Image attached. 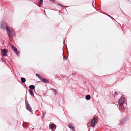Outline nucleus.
Masks as SVG:
<instances>
[{
  "instance_id": "obj_1",
  "label": "nucleus",
  "mask_w": 131,
  "mask_h": 131,
  "mask_svg": "<svg viewBox=\"0 0 131 131\" xmlns=\"http://www.w3.org/2000/svg\"><path fill=\"white\" fill-rule=\"evenodd\" d=\"M7 35L9 38L12 39L15 36V32L14 30L11 28H9L8 26H6V27Z\"/></svg>"
},
{
  "instance_id": "obj_2",
  "label": "nucleus",
  "mask_w": 131,
  "mask_h": 131,
  "mask_svg": "<svg viewBox=\"0 0 131 131\" xmlns=\"http://www.w3.org/2000/svg\"><path fill=\"white\" fill-rule=\"evenodd\" d=\"M25 103L26 105V109L31 112H32V109L31 107L30 106L28 102L27 99H25Z\"/></svg>"
},
{
  "instance_id": "obj_3",
  "label": "nucleus",
  "mask_w": 131,
  "mask_h": 131,
  "mask_svg": "<svg viewBox=\"0 0 131 131\" xmlns=\"http://www.w3.org/2000/svg\"><path fill=\"white\" fill-rule=\"evenodd\" d=\"M25 103L26 105V109L31 112H32V109L31 107L30 106L28 102L27 99H25Z\"/></svg>"
},
{
  "instance_id": "obj_4",
  "label": "nucleus",
  "mask_w": 131,
  "mask_h": 131,
  "mask_svg": "<svg viewBox=\"0 0 131 131\" xmlns=\"http://www.w3.org/2000/svg\"><path fill=\"white\" fill-rule=\"evenodd\" d=\"M125 101V99L123 97H122L120 98L118 102V104L119 106H122L124 103V102Z\"/></svg>"
},
{
  "instance_id": "obj_5",
  "label": "nucleus",
  "mask_w": 131,
  "mask_h": 131,
  "mask_svg": "<svg viewBox=\"0 0 131 131\" xmlns=\"http://www.w3.org/2000/svg\"><path fill=\"white\" fill-rule=\"evenodd\" d=\"M1 51L2 52V54L3 56H6L7 53V50L6 49H2Z\"/></svg>"
},
{
  "instance_id": "obj_6",
  "label": "nucleus",
  "mask_w": 131,
  "mask_h": 131,
  "mask_svg": "<svg viewBox=\"0 0 131 131\" xmlns=\"http://www.w3.org/2000/svg\"><path fill=\"white\" fill-rule=\"evenodd\" d=\"M49 129L51 130L56 129V126L54 123H52L49 125Z\"/></svg>"
},
{
  "instance_id": "obj_7",
  "label": "nucleus",
  "mask_w": 131,
  "mask_h": 131,
  "mask_svg": "<svg viewBox=\"0 0 131 131\" xmlns=\"http://www.w3.org/2000/svg\"><path fill=\"white\" fill-rule=\"evenodd\" d=\"M12 48L16 54L18 56H19V54L17 48L14 46H12Z\"/></svg>"
},
{
  "instance_id": "obj_8",
  "label": "nucleus",
  "mask_w": 131,
  "mask_h": 131,
  "mask_svg": "<svg viewBox=\"0 0 131 131\" xmlns=\"http://www.w3.org/2000/svg\"><path fill=\"white\" fill-rule=\"evenodd\" d=\"M6 26L5 24L3 21H2L1 23V28L3 29H6Z\"/></svg>"
},
{
  "instance_id": "obj_9",
  "label": "nucleus",
  "mask_w": 131,
  "mask_h": 131,
  "mask_svg": "<svg viewBox=\"0 0 131 131\" xmlns=\"http://www.w3.org/2000/svg\"><path fill=\"white\" fill-rule=\"evenodd\" d=\"M40 80L44 83H46L49 82V81L46 78H42Z\"/></svg>"
},
{
  "instance_id": "obj_10",
  "label": "nucleus",
  "mask_w": 131,
  "mask_h": 131,
  "mask_svg": "<svg viewBox=\"0 0 131 131\" xmlns=\"http://www.w3.org/2000/svg\"><path fill=\"white\" fill-rule=\"evenodd\" d=\"M128 120V118L127 117L123 119L121 121L120 123H126L127 121Z\"/></svg>"
},
{
  "instance_id": "obj_11",
  "label": "nucleus",
  "mask_w": 131,
  "mask_h": 131,
  "mask_svg": "<svg viewBox=\"0 0 131 131\" xmlns=\"http://www.w3.org/2000/svg\"><path fill=\"white\" fill-rule=\"evenodd\" d=\"M29 89L28 90H33L35 89V86L33 85H30L29 86Z\"/></svg>"
},
{
  "instance_id": "obj_12",
  "label": "nucleus",
  "mask_w": 131,
  "mask_h": 131,
  "mask_svg": "<svg viewBox=\"0 0 131 131\" xmlns=\"http://www.w3.org/2000/svg\"><path fill=\"white\" fill-rule=\"evenodd\" d=\"M68 127L69 128H70L72 130L74 129V125L73 124H72L71 123L70 124L68 125Z\"/></svg>"
},
{
  "instance_id": "obj_13",
  "label": "nucleus",
  "mask_w": 131,
  "mask_h": 131,
  "mask_svg": "<svg viewBox=\"0 0 131 131\" xmlns=\"http://www.w3.org/2000/svg\"><path fill=\"white\" fill-rule=\"evenodd\" d=\"M97 119L96 118V117H95L93 119V120H92L90 123H96L97 122Z\"/></svg>"
},
{
  "instance_id": "obj_14",
  "label": "nucleus",
  "mask_w": 131,
  "mask_h": 131,
  "mask_svg": "<svg viewBox=\"0 0 131 131\" xmlns=\"http://www.w3.org/2000/svg\"><path fill=\"white\" fill-rule=\"evenodd\" d=\"M30 94L32 96H34V91L32 90H28Z\"/></svg>"
},
{
  "instance_id": "obj_15",
  "label": "nucleus",
  "mask_w": 131,
  "mask_h": 131,
  "mask_svg": "<svg viewBox=\"0 0 131 131\" xmlns=\"http://www.w3.org/2000/svg\"><path fill=\"white\" fill-rule=\"evenodd\" d=\"M85 99L87 100H89L91 99V96L89 95H87L85 96Z\"/></svg>"
},
{
  "instance_id": "obj_16",
  "label": "nucleus",
  "mask_w": 131,
  "mask_h": 131,
  "mask_svg": "<svg viewBox=\"0 0 131 131\" xmlns=\"http://www.w3.org/2000/svg\"><path fill=\"white\" fill-rule=\"evenodd\" d=\"M21 82L23 83H25L26 81V79L25 78L22 77L21 78Z\"/></svg>"
},
{
  "instance_id": "obj_17",
  "label": "nucleus",
  "mask_w": 131,
  "mask_h": 131,
  "mask_svg": "<svg viewBox=\"0 0 131 131\" xmlns=\"http://www.w3.org/2000/svg\"><path fill=\"white\" fill-rule=\"evenodd\" d=\"M88 124L87 125L88 126H90L91 127H94L95 126V123H88Z\"/></svg>"
},
{
  "instance_id": "obj_18",
  "label": "nucleus",
  "mask_w": 131,
  "mask_h": 131,
  "mask_svg": "<svg viewBox=\"0 0 131 131\" xmlns=\"http://www.w3.org/2000/svg\"><path fill=\"white\" fill-rule=\"evenodd\" d=\"M36 75L39 79H40V80H41L42 78L41 77V75L38 73H36Z\"/></svg>"
},
{
  "instance_id": "obj_19",
  "label": "nucleus",
  "mask_w": 131,
  "mask_h": 131,
  "mask_svg": "<svg viewBox=\"0 0 131 131\" xmlns=\"http://www.w3.org/2000/svg\"><path fill=\"white\" fill-rule=\"evenodd\" d=\"M42 118H43L45 116L46 114V113L44 111H42Z\"/></svg>"
},
{
  "instance_id": "obj_20",
  "label": "nucleus",
  "mask_w": 131,
  "mask_h": 131,
  "mask_svg": "<svg viewBox=\"0 0 131 131\" xmlns=\"http://www.w3.org/2000/svg\"><path fill=\"white\" fill-rule=\"evenodd\" d=\"M40 5H42L43 4V0H40Z\"/></svg>"
},
{
  "instance_id": "obj_21",
  "label": "nucleus",
  "mask_w": 131,
  "mask_h": 131,
  "mask_svg": "<svg viewBox=\"0 0 131 131\" xmlns=\"http://www.w3.org/2000/svg\"><path fill=\"white\" fill-rule=\"evenodd\" d=\"M49 1H50L52 3H57L56 2H55V0H49Z\"/></svg>"
},
{
  "instance_id": "obj_22",
  "label": "nucleus",
  "mask_w": 131,
  "mask_h": 131,
  "mask_svg": "<svg viewBox=\"0 0 131 131\" xmlns=\"http://www.w3.org/2000/svg\"><path fill=\"white\" fill-rule=\"evenodd\" d=\"M51 90H52L54 92H56V90L55 89L53 88H51Z\"/></svg>"
},
{
  "instance_id": "obj_23",
  "label": "nucleus",
  "mask_w": 131,
  "mask_h": 131,
  "mask_svg": "<svg viewBox=\"0 0 131 131\" xmlns=\"http://www.w3.org/2000/svg\"><path fill=\"white\" fill-rule=\"evenodd\" d=\"M57 5H58V6H61V7L63 6L61 4H60L59 3Z\"/></svg>"
},
{
  "instance_id": "obj_24",
  "label": "nucleus",
  "mask_w": 131,
  "mask_h": 131,
  "mask_svg": "<svg viewBox=\"0 0 131 131\" xmlns=\"http://www.w3.org/2000/svg\"><path fill=\"white\" fill-rule=\"evenodd\" d=\"M114 93L116 95H118V93L117 92H114Z\"/></svg>"
},
{
  "instance_id": "obj_25",
  "label": "nucleus",
  "mask_w": 131,
  "mask_h": 131,
  "mask_svg": "<svg viewBox=\"0 0 131 131\" xmlns=\"http://www.w3.org/2000/svg\"><path fill=\"white\" fill-rule=\"evenodd\" d=\"M63 59L64 60H66L67 59V58L64 56L63 57Z\"/></svg>"
},
{
  "instance_id": "obj_26",
  "label": "nucleus",
  "mask_w": 131,
  "mask_h": 131,
  "mask_svg": "<svg viewBox=\"0 0 131 131\" xmlns=\"http://www.w3.org/2000/svg\"><path fill=\"white\" fill-rule=\"evenodd\" d=\"M105 14L106 15H107V16H108L109 17H111V16H110V15H109L108 14H106V13H105Z\"/></svg>"
},
{
  "instance_id": "obj_27",
  "label": "nucleus",
  "mask_w": 131,
  "mask_h": 131,
  "mask_svg": "<svg viewBox=\"0 0 131 131\" xmlns=\"http://www.w3.org/2000/svg\"><path fill=\"white\" fill-rule=\"evenodd\" d=\"M26 93H27V92H26ZM25 99H26V98H27V97H26V96H25Z\"/></svg>"
},
{
  "instance_id": "obj_28",
  "label": "nucleus",
  "mask_w": 131,
  "mask_h": 131,
  "mask_svg": "<svg viewBox=\"0 0 131 131\" xmlns=\"http://www.w3.org/2000/svg\"><path fill=\"white\" fill-rule=\"evenodd\" d=\"M110 18H111L112 19H113L114 20L116 21L115 20L114 18H113L111 16V17H110Z\"/></svg>"
},
{
  "instance_id": "obj_29",
  "label": "nucleus",
  "mask_w": 131,
  "mask_h": 131,
  "mask_svg": "<svg viewBox=\"0 0 131 131\" xmlns=\"http://www.w3.org/2000/svg\"><path fill=\"white\" fill-rule=\"evenodd\" d=\"M110 18H111L112 19H113L114 20L116 21L115 20L114 18H113L111 16V17H110Z\"/></svg>"
},
{
  "instance_id": "obj_30",
  "label": "nucleus",
  "mask_w": 131,
  "mask_h": 131,
  "mask_svg": "<svg viewBox=\"0 0 131 131\" xmlns=\"http://www.w3.org/2000/svg\"><path fill=\"white\" fill-rule=\"evenodd\" d=\"M57 94V92H56V91L55 92H54V95H56Z\"/></svg>"
},
{
  "instance_id": "obj_31",
  "label": "nucleus",
  "mask_w": 131,
  "mask_h": 131,
  "mask_svg": "<svg viewBox=\"0 0 131 131\" xmlns=\"http://www.w3.org/2000/svg\"><path fill=\"white\" fill-rule=\"evenodd\" d=\"M22 126H23V127H24V125H23V123L22 124Z\"/></svg>"
},
{
  "instance_id": "obj_32",
  "label": "nucleus",
  "mask_w": 131,
  "mask_h": 131,
  "mask_svg": "<svg viewBox=\"0 0 131 131\" xmlns=\"http://www.w3.org/2000/svg\"><path fill=\"white\" fill-rule=\"evenodd\" d=\"M23 123H28V122H23Z\"/></svg>"
},
{
  "instance_id": "obj_33",
  "label": "nucleus",
  "mask_w": 131,
  "mask_h": 131,
  "mask_svg": "<svg viewBox=\"0 0 131 131\" xmlns=\"http://www.w3.org/2000/svg\"><path fill=\"white\" fill-rule=\"evenodd\" d=\"M125 104H126V106H127V103H126Z\"/></svg>"
},
{
  "instance_id": "obj_34",
  "label": "nucleus",
  "mask_w": 131,
  "mask_h": 131,
  "mask_svg": "<svg viewBox=\"0 0 131 131\" xmlns=\"http://www.w3.org/2000/svg\"><path fill=\"white\" fill-rule=\"evenodd\" d=\"M38 6L40 7V6H39L38 5Z\"/></svg>"
},
{
  "instance_id": "obj_35",
  "label": "nucleus",
  "mask_w": 131,
  "mask_h": 131,
  "mask_svg": "<svg viewBox=\"0 0 131 131\" xmlns=\"http://www.w3.org/2000/svg\"><path fill=\"white\" fill-rule=\"evenodd\" d=\"M51 131H55L54 130H52Z\"/></svg>"
}]
</instances>
